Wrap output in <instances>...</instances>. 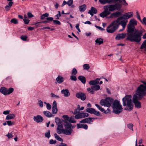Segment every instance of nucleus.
I'll return each mask as SVG.
<instances>
[{
	"label": "nucleus",
	"instance_id": "nucleus-42",
	"mask_svg": "<svg viewBox=\"0 0 146 146\" xmlns=\"http://www.w3.org/2000/svg\"><path fill=\"white\" fill-rule=\"evenodd\" d=\"M81 113V117H82V118L87 117H88L89 115V114L87 113H84L83 112Z\"/></svg>",
	"mask_w": 146,
	"mask_h": 146
},
{
	"label": "nucleus",
	"instance_id": "nucleus-23",
	"mask_svg": "<svg viewBox=\"0 0 146 146\" xmlns=\"http://www.w3.org/2000/svg\"><path fill=\"white\" fill-rule=\"evenodd\" d=\"M63 122H64V125L66 129H72V125L71 123H68L66 121H64V120H62Z\"/></svg>",
	"mask_w": 146,
	"mask_h": 146
},
{
	"label": "nucleus",
	"instance_id": "nucleus-51",
	"mask_svg": "<svg viewBox=\"0 0 146 146\" xmlns=\"http://www.w3.org/2000/svg\"><path fill=\"white\" fill-rule=\"evenodd\" d=\"M133 125L132 123H129L127 125V127L130 129L132 131H133Z\"/></svg>",
	"mask_w": 146,
	"mask_h": 146
},
{
	"label": "nucleus",
	"instance_id": "nucleus-10",
	"mask_svg": "<svg viewBox=\"0 0 146 146\" xmlns=\"http://www.w3.org/2000/svg\"><path fill=\"white\" fill-rule=\"evenodd\" d=\"M97 119L94 117H88L85 118L80 121V123H87L92 124V123L93 121L92 119Z\"/></svg>",
	"mask_w": 146,
	"mask_h": 146
},
{
	"label": "nucleus",
	"instance_id": "nucleus-49",
	"mask_svg": "<svg viewBox=\"0 0 146 146\" xmlns=\"http://www.w3.org/2000/svg\"><path fill=\"white\" fill-rule=\"evenodd\" d=\"M75 118L76 119H78L80 118H82V117H81V113H79L77 114H76L75 116Z\"/></svg>",
	"mask_w": 146,
	"mask_h": 146
},
{
	"label": "nucleus",
	"instance_id": "nucleus-64",
	"mask_svg": "<svg viewBox=\"0 0 146 146\" xmlns=\"http://www.w3.org/2000/svg\"><path fill=\"white\" fill-rule=\"evenodd\" d=\"M95 26L96 28L99 29L101 31H104L105 30L104 29L100 27L97 26L96 25H95Z\"/></svg>",
	"mask_w": 146,
	"mask_h": 146
},
{
	"label": "nucleus",
	"instance_id": "nucleus-36",
	"mask_svg": "<svg viewBox=\"0 0 146 146\" xmlns=\"http://www.w3.org/2000/svg\"><path fill=\"white\" fill-rule=\"evenodd\" d=\"M54 136L55 138L57 140L60 141H63V140L59 136L57 135L56 133L54 134Z\"/></svg>",
	"mask_w": 146,
	"mask_h": 146
},
{
	"label": "nucleus",
	"instance_id": "nucleus-34",
	"mask_svg": "<svg viewBox=\"0 0 146 146\" xmlns=\"http://www.w3.org/2000/svg\"><path fill=\"white\" fill-rule=\"evenodd\" d=\"M129 24L131 25H137V21L134 19H131L129 21Z\"/></svg>",
	"mask_w": 146,
	"mask_h": 146
},
{
	"label": "nucleus",
	"instance_id": "nucleus-38",
	"mask_svg": "<svg viewBox=\"0 0 146 146\" xmlns=\"http://www.w3.org/2000/svg\"><path fill=\"white\" fill-rule=\"evenodd\" d=\"M7 95H9L12 93L14 91V89L13 88H10L9 89L7 88Z\"/></svg>",
	"mask_w": 146,
	"mask_h": 146
},
{
	"label": "nucleus",
	"instance_id": "nucleus-12",
	"mask_svg": "<svg viewBox=\"0 0 146 146\" xmlns=\"http://www.w3.org/2000/svg\"><path fill=\"white\" fill-rule=\"evenodd\" d=\"M33 119L37 123L41 122L44 120L43 117L39 115H37L36 116H34Z\"/></svg>",
	"mask_w": 146,
	"mask_h": 146
},
{
	"label": "nucleus",
	"instance_id": "nucleus-3",
	"mask_svg": "<svg viewBox=\"0 0 146 146\" xmlns=\"http://www.w3.org/2000/svg\"><path fill=\"white\" fill-rule=\"evenodd\" d=\"M115 8H116L115 7V5H111V4L104 6V11L100 14V16L104 18L108 16L110 14L111 12L115 11Z\"/></svg>",
	"mask_w": 146,
	"mask_h": 146
},
{
	"label": "nucleus",
	"instance_id": "nucleus-57",
	"mask_svg": "<svg viewBox=\"0 0 146 146\" xmlns=\"http://www.w3.org/2000/svg\"><path fill=\"white\" fill-rule=\"evenodd\" d=\"M7 123V124L9 126H11L14 123V122H11V121H6Z\"/></svg>",
	"mask_w": 146,
	"mask_h": 146
},
{
	"label": "nucleus",
	"instance_id": "nucleus-52",
	"mask_svg": "<svg viewBox=\"0 0 146 146\" xmlns=\"http://www.w3.org/2000/svg\"><path fill=\"white\" fill-rule=\"evenodd\" d=\"M70 79L71 80L74 81H76L77 80L76 77L75 76L73 75H72L70 76Z\"/></svg>",
	"mask_w": 146,
	"mask_h": 146
},
{
	"label": "nucleus",
	"instance_id": "nucleus-29",
	"mask_svg": "<svg viewBox=\"0 0 146 146\" xmlns=\"http://www.w3.org/2000/svg\"><path fill=\"white\" fill-rule=\"evenodd\" d=\"M43 113L45 115L48 117H50L54 116L50 112L48 111H44Z\"/></svg>",
	"mask_w": 146,
	"mask_h": 146
},
{
	"label": "nucleus",
	"instance_id": "nucleus-45",
	"mask_svg": "<svg viewBox=\"0 0 146 146\" xmlns=\"http://www.w3.org/2000/svg\"><path fill=\"white\" fill-rule=\"evenodd\" d=\"M62 118L64 119V121H68L69 117L68 115H64L62 116Z\"/></svg>",
	"mask_w": 146,
	"mask_h": 146
},
{
	"label": "nucleus",
	"instance_id": "nucleus-54",
	"mask_svg": "<svg viewBox=\"0 0 146 146\" xmlns=\"http://www.w3.org/2000/svg\"><path fill=\"white\" fill-rule=\"evenodd\" d=\"M58 14H57L55 16V17H56V19H59V17H60L61 16V14L60 13V12L59 11H58Z\"/></svg>",
	"mask_w": 146,
	"mask_h": 146
},
{
	"label": "nucleus",
	"instance_id": "nucleus-50",
	"mask_svg": "<svg viewBox=\"0 0 146 146\" xmlns=\"http://www.w3.org/2000/svg\"><path fill=\"white\" fill-rule=\"evenodd\" d=\"M53 23L55 25H60L61 24L60 22L57 20H54L53 21Z\"/></svg>",
	"mask_w": 146,
	"mask_h": 146
},
{
	"label": "nucleus",
	"instance_id": "nucleus-60",
	"mask_svg": "<svg viewBox=\"0 0 146 146\" xmlns=\"http://www.w3.org/2000/svg\"><path fill=\"white\" fill-rule=\"evenodd\" d=\"M99 1L102 4H105L107 3L106 0H99Z\"/></svg>",
	"mask_w": 146,
	"mask_h": 146
},
{
	"label": "nucleus",
	"instance_id": "nucleus-16",
	"mask_svg": "<svg viewBox=\"0 0 146 146\" xmlns=\"http://www.w3.org/2000/svg\"><path fill=\"white\" fill-rule=\"evenodd\" d=\"M63 124L58 125L56 131L57 133L59 134L62 133L64 130Z\"/></svg>",
	"mask_w": 146,
	"mask_h": 146
},
{
	"label": "nucleus",
	"instance_id": "nucleus-40",
	"mask_svg": "<svg viewBox=\"0 0 146 146\" xmlns=\"http://www.w3.org/2000/svg\"><path fill=\"white\" fill-rule=\"evenodd\" d=\"M94 90L97 91L100 89V87L99 85L92 86Z\"/></svg>",
	"mask_w": 146,
	"mask_h": 146
},
{
	"label": "nucleus",
	"instance_id": "nucleus-44",
	"mask_svg": "<svg viewBox=\"0 0 146 146\" xmlns=\"http://www.w3.org/2000/svg\"><path fill=\"white\" fill-rule=\"evenodd\" d=\"M52 113L53 114H55L57 113L58 111L57 108H52Z\"/></svg>",
	"mask_w": 146,
	"mask_h": 146
},
{
	"label": "nucleus",
	"instance_id": "nucleus-43",
	"mask_svg": "<svg viewBox=\"0 0 146 146\" xmlns=\"http://www.w3.org/2000/svg\"><path fill=\"white\" fill-rule=\"evenodd\" d=\"M83 67L84 69L86 70H89L90 68V66L88 64H84L83 66Z\"/></svg>",
	"mask_w": 146,
	"mask_h": 146
},
{
	"label": "nucleus",
	"instance_id": "nucleus-5",
	"mask_svg": "<svg viewBox=\"0 0 146 146\" xmlns=\"http://www.w3.org/2000/svg\"><path fill=\"white\" fill-rule=\"evenodd\" d=\"M131 99V95H126L122 99L123 106H127V107L129 108V110H130L133 109V106Z\"/></svg>",
	"mask_w": 146,
	"mask_h": 146
},
{
	"label": "nucleus",
	"instance_id": "nucleus-55",
	"mask_svg": "<svg viewBox=\"0 0 146 146\" xmlns=\"http://www.w3.org/2000/svg\"><path fill=\"white\" fill-rule=\"evenodd\" d=\"M67 4L69 6H70L73 3V0H68L67 2Z\"/></svg>",
	"mask_w": 146,
	"mask_h": 146
},
{
	"label": "nucleus",
	"instance_id": "nucleus-61",
	"mask_svg": "<svg viewBox=\"0 0 146 146\" xmlns=\"http://www.w3.org/2000/svg\"><path fill=\"white\" fill-rule=\"evenodd\" d=\"M56 141L55 140H53L52 139H51L50 140L49 143L50 144H55L56 143Z\"/></svg>",
	"mask_w": 146,
	"mask_h": 146
},
{
	"label": "nucleus",
	"instance_id": "nucleus-39",
	"mask_svg": "<svg viewBox=\"0 0 146 146\" xmlns=\"http://www.w3.org/2000/svg\"><path fill=\"white\" fill-rule=\"evenodd\" d=\"M87 91L91 94H94V91L92 86L90 88H88L87 89Z\"/></svg>",
	"mask_w": 146,
	"mask_h": 146
},
{
	"label": "nucleus",
	"instance_id": "nucleus-1",
	"mask_svg": "<svg viewBox=\"0 0 146 146\" xmlns=\"http://www.w3.org/2000/svg\"><path fill=\"white\" fill-rule=\"evenodd\" d=\"M102 106L108 107L111 106L112 108L113 112L117 114H119L122 111L123 108L120 102L117 100L108 97L105 99H102L100 102Z\"/></svg>",
	"mask_w": 146,
	"mask_h": 146
},
{
	"label": "nucleus",
	"instance_id": "nucleus-56",
	"mask_svg": "<svg viewBox=\"0 0 146 146\" xmlns=\"http://www.w3.org/2000/svg\"><path fill=\"white\" fill-rule=\"evenodd\" d=\"M24 23L25 24H28L29 23L30 20L27 19H23Z\"/></svg>",
	"mask_w": 146,
	"mask_h": 146
},
{
	"label": "nucleus",
	"instance_id": "nucleus-37",
	"mask_svg": "<svg viewBox=\"0 0 146 146\" xmlns=\"http://www.w3.org/2000/svg\"><path fill=\"white\" fill-rule=\"evenodd\" d=\"M49 16V14L47 13H45L42 15L40 17V19L41 20H43L45 19V17H48Z\"/></svg>",
	"mask_w": 146,
	"mask_h": 146
},
{
	"label": "nucleus",
	"instance_id": "nucleus-22",
	"mask_svg": "<svg viewBox=\"0 0 146 146\" xmlns=\"http://www.w3.org/2000/svg\"><path fill=\"white\" fill-rule=\"evenodd\" d=\"M100 78H97L95 80H90L89 82V84L90 85H95L98 84L99 83V81L100 80Z\"/></svg>",
	"mask_w": 146,
	"mask_h": 146
},
{
	"label": "nucleus",
	"instance_id": "nucleus-7",
	"mask_svg": "<svg viewBox=\"0 0 146 146\" xmlns=\"http://www.w3.org/2000/svg\"><path fill=\"white\" fill-rule=\"evenodd\" d=\"M116 1H119V3L111 4L114 5L116 8H115V11H120L122 8V5L127 6L128 3L126 2L125 0H117Z\"/></svg>",
	"mask_w": 146,
	"mask_h": 146
},
{
	"label": "nucleus",
	"instance_id": "nucleus-63",
	"mask_svg": "<svg viewBox=\"0 0 146 146\" xmlns=\"http://www.w3.org/2000/svg\"><path fill=\"white\" fill-rule=\"evenodd\" d=\"M41 23V22H37L35 23L34 24L35 25L36 27L37 28L38 27H40V24Z\"/></svg>",
	"mask_w": 146,
	"mask_h": 146
},
{
	"label": "nucleus",
	"instance_id": "nucleus-25",
	"mask_svg": "<svg viewBox=\"0 0 146 146\" xmlns=\"http://www.w3.org/2000/svg\"><path fill=\"white\" fill-rule=\"evenodd\" d=\"M78 79L83 84H85L86 82L85 77L83 76H80L78 77Z\"/></svg>",
	"mask_w": 146,
	"mask_h": 146
},
{
	"label": "nucleus",
	"instance_id": "nucleus-27",
	"mask_svg": "<svg viewBox=\"0 0 146 146\" xmlns=\"http://www.w3.org/2000/svg\"><path fill=\"white\" fill-rule=\"evenodd\" d=\"M79 10L80 12H84L86 9V4H83L79 7Z\"/></svg>",
	"mask_w": 146,
	"mask_h": 146
},
{
	"label": "nucleus",
	"instance_id": "nucleus-47",
	"mask_svg": "<svg viewBox=\"0 0 146 146\" xmlns=\"http://www.w3.org/2000/svg\"><path fill=\"white\" fill-rule=\"evenodd\" d=\"M45 136L46 137H47L48 139L50 137V130H48V132L45 133Z\"/></svg>",
	"mask_w": 146,
	"mask_h": 146
},
{
	"label": "nucleus",
	"instance_id": "nucleus-14",
	"mask_svg": "<svg viewBox=\"0 0 146 146\" xmlns=\"http://www.w3.org/2000/svg\"><path fill=\"white\" fill-rule=\"evenodd\" d=\"M133 15V13L132 12H130L124 14L122 17H123V19L126 20V19L131 17Z\"/></svg>",
	"mask_w": 146,
	"mask_h": 146
},
{
	"label": "nucleus",
	"instance_id": "nucleus-30",
	"mask_svg": "<svg viewBox=\"0 0 146 146\" xmlns=\"http://www.w3.org/2000/svg\"><path fill=\"white\" fill-rule=\"evenodd\" d=\"M127 21L126 19H123L121 21L120 24L123 27V29H125L126 25V23Z\"/></svg>",
	"mask_w": 146,
	"mask_h": 146
},
{
	"label": "nucleus",
	"instance_id": "nucleus-24",
	"mask_svg": "<svg viewBox=\"0 0 146 146\" xmlns=\"http://www.w3.org/2000/svg\"><path fill=\"white\" fill-rule=\"evenodd\" d=\"M56 80L58 83L61 84L63 82L64 78L60 76H58L56 78Z\"/></svg>",
	"mask_w": 146,
	"mask_h": 146
},
{
	"label": "nucleus",
	"instance_id": "nucleus-2",
	"mask_svg": "<svg viewBox=\"0 0 146 146\" xmlns=\"http://www.w3.org/2000/svg\"><path fill=\"white\" fill-rule=\"evenodd\" d=\"M123 17H121L117 18L116 20L113 21L109 25L106 29L107 32L108 33H113L118 28L120 23L119 21L123 19Z\"/></svg>",
	"mask_w": 146,
	"mask_h": 146
},
{
	"label": "nucleus",
	"instance_id": "nucleus-46",
	"mask_svg": "<svg viewBox=\"0 0 146 146\" xmlns=\"http://www.w3.org/2000/svg\"><path fill=\"white\" fill-rule=\"evenodd\" d=\"M11 22L14 24H17L18 23V20L15 18L12 19L11 21Z\"/></svg>",
	"mask_w": 146,
	"mask_h": 146
},
{
	"label": "nucleus",
	"instance_id": "nucleus-21",
	"mask_svg": "<svg viewBox=\"0 0 146 146\" xmlns=\"http://www.w3.org/2000/svg\"><path fill=\"white\" fill-rule=\"evenodd\" d=\"M0 92L5 96L7 95V88L5 87H1L0 88Z\"/></svg>",
	"mask_w": 146,
	"mask_h": 146
},
{
	"label": "nucleus",
	"instance_id": "nucleus-53",
	"mask_svg": "<svg viewBox=\"0 0 146 146\" xmlns=\"http://www.w3.org/2000/svg\"><path fill=\"white\" fill-rule=\"evenodd\" d=\"M21 38L23 41H26L27 37L26 35H22L20 37Z\"/></svg>",
	"mask_w": 146,
	"mask_h": 146
},
{
	"label": "nucleus",
	"instance_id": "nucleus-13",
	"mask_svg": "<svg viewBox=\"0 0 146 146\" xmlns=\"http://www.w3.org/2000/svg\"><path fill=\"white\" fill-rule=\"evenodd\" d=\"M135 29V26L131 25H127V32L128 34H130L133 33Z\"/></svg>",
	"mask_w": 146,
	"mask_h": 146
},
{
	"label": "nucleus",
	"instance_id": "nucleus-31",
	"mask_svg": "<svg viewBox=\"0 0 146 146\" xmlns=\"http://www.w3.org/2000/svg\"><path fill=\"white\" fill-rule=\"evenodd\" d=\"M95 42L96 44L98 43L99 45H100L103 43V39L101 38H97Z\"/></svg>",
	"mask_w": 146,
	"mask_h": 146
},
{
	"label": "nucleus",
	"instance_id": "nucleus-18",
	"mask_svg": "<svg viewBox=\"0 0 146 146\" xmlns=\"http://www.w3.org/2000/svg\"><path fill=\"white\" fill-rule=\"evenodd\" d=\"M61 93L64 97H68L70 96V93L68 89H63L61 91Z\"/></svg>",
	"mask_w": 146,
	"mask_h": 146
},
{
	"label": "nucleus",
	"instance_id": "nucleus-19",
	"mask_svg": "<svg viewBox=\"0 0 146 146\" xmlns=\"http://www.w3.org/2000/svg\"><path fill=\"white\" fill-rule=\"evenodd\" d=\"M76 126L78 129L83 128L86 130L88 129V126L86 124L78 123L77 124Z\"/></svg>",
	"mask_w": 146,
	"mask_h": 146
},
{
	"label": "nucleus",
	"instance_id": "nucleus-17",
	"mask_svg": "<svg viewBox=\"0 0 146 146\" xmlns=\"http://www.w3.org/2000/svg\"><path fill=\"white\" fill-rule=\"evenodd\" d=\"M97 13V9L95 7H92L89 10L88 13L90 14L92 16L94 15V14H96Z\"/></svg>",
	"mask_w": 146,
	"mask_h": 146
},
{
	"label": "nucleus",
	"instance_id": "nucleus-32",
	"mask_svg": "<svg viewBox=\"0 0 146 146\" xmlns=\"http://www.w3.org/2000/svg\"><path fill=\"white\" fill-rule=\"evenodd\" d=\"M140 48L141 49L145 48L144 50L146 51V40L143 42Z\"/></svg>",
	"mask_w": 146,
	"mask_h": 146
},
{
	"label": "nucleus",
	"instance_id": "nucleus-48",
	"mask_svg": "<svg viewBox=\"0 0 146 146\" xmlns=\"http://www.w3.org/2000/svg\"><path fill=\"white\" fill-rule=\"evenodd\" d=\"M77 73V71L76 69L75 68H74L72 70L71 74L72 75H76Z\"/></svg>",
	"mask_w": 146,
	"mask_h": 146
},
{
	"label": "nucleus",
	"instance_id": "nucleus-11",
	"mask_svg": "<svg viewBox=\"0 0 146 146\" xmlns=\"http://www.w3.org/2000/svg\"><path fill=\"white\" fill-rule=\"evenodd\" d=\"M76 96L77 98L80 99L82 101H84L86 99V94L81 92L76 93Z\"/></svg>",
	"mask_w": 146,
	"mask_h": 146
},
{
	"label": "nucleus",
	"instance_id": "nucleus-6",
	"mask_svg": "<svg viewBox=\"0 0 146 146\" xmlns=\"http://www.w3.org/2000/svg\"><path fill=\"white\" fill-rule=\"evenodd\" d=\"M141 36L139 33L136 34L132 33L128 34L126 40H129L131 42H139L141 40Z\"/></svg>",
	"mask_w": 146,
	"mask_h": 146
},
{
	"label": "nucleus",
	"instance_id": "nucleus-9",
	"mask_svg": "<svg viewBox=\"0 0 146 146\" xmlns=\"http://www.w3.org/2000/svg\"><path fill=\"white\" fill-rule=\"evenodd\" d=\"M86 111L87 112L91 114H94L97 116H100V115L99 111H96L94 109L92 108H87L86 109Z\"/></svg>",
	"mask_w": 146,
	"mask_h": 146
},
{
	"label": "nucleus",
	"instance_id": "nucleus-20",
	"mask_svg": "<svg viewBox=\"0 0 146 146\" xmlns=\"http://www.w3.org/2000/svg\"><path fill=\"white\" fill-rule=\"evenodd\" d=\"M62 133L67 135H70L73 131L72 129H64Z\"/></svg>",
	"mask_w": 146,
	"mask_h": 146
},
{
	"label": "nucleus",
	"instance_id": "nucleus-58",
	"mask_svg": "<svg viewBox=\"0 0 146 146\" xmlns=\"http://www.w3.org/2000/svg\"><path fill=\"white\" fill-rule=\"evenodd\" d=\"M38 104L39 106L41 107H42L43 106V102L41 100H39L38 101Z\"/></svg>",
	"mask_w": 146,
	"mask_h": 146
},
{
	"label": "nucleus",
	"instance_id": "nucleus-59",
	"mask_svg": "<svg viewBox=\"0 0 146 146\" xmlns=\"http://www.w3.org/2000/svg\"><path fill=\"white\" fill-rule=\"evenodd\" d=\"M143 24H145L146 25V17H144L143 20H141V22Z\"/></svg>",
	"mask_w": 146,
	"mask_h": 146
},
{
	"label": "nucleus",
	"instance_id": "nucleus-15",
	"mask_svg": "<svg viewBox=\"0 0 146 146\" xmlns=\"http://www.w3.org/2000/svg\"><path fill=\"white\" fill-rule=\"evenodd\" d=\"M126 33H122L121 34H117L115 37V39L116 40H119L121 39H123L126 36Z\"/></svg>",
	"mask_w": 146,
	"mask_h": 146
},
{
	"label": "nucleus",
	"instance_id": "nucleus-8",
	"mask_svg": "<svg viewBox=\"0 0 146 146\" xmlns=\"http://www.w3.org/2000/svg\"><path fill=\"white\" fill-rule=\"evenodd\" d=\"M132 99L135 107L137 108H140L141 107V103L139 100H141L142 99H139L138 97L136 95H133Z\"/></svg>",
	"mask_w": 146,
	"mask_h": 146
},
{
	"label": "nucleus",
	"instance_id": "nucleus-35",
	"mask_svg": "<svg viewBox=\"0 0 146 146\" xmlns=\"http://www.w3.org/2000/svg\"><path fill=\"white\" fill-rule=\"evenodd\" d=\"M95 106L99 110L102 112L106 111H105V110L104 108H102L100 106V105H99L97 104H95Z\"/></svg>",
	"mask_w": 146,
	"mask_h": 146
},
{
	"label": "nucleus",
	"instance_id": "nucleus-62",
	"mask_svg": "<svg viewBox=\"0 0 146 146\" xmlns=\"http://www.w3.org/2000/svg\"><path fill=\"white\" fill-rule=\"evenodd\" d=\"M46 19L47 20V21L49 22V21H53V18L52 17H47L46 18Z\"/></svg>",
	"mask_w": 146,
	"mask_h": 146
},
{
	"label": "nucleus",
	"instance_id": "nucleus-26",
	"mask_svg": "<svg viewBox=\"0 0 146 146\" xmlns=\"http://www.w3.org/2000/svg\"><path fill=\"white\" fill-rule=\"evenodd\" d=\"M117 11L115 13H112V15L114 17H118L122 15V14L121 12L119 11Z\"/></svg>",
	"mask_w": 146,
	"mask_h": 146
},
{
	"label": "nucleus",
	"instance_id": "nucleus-4",
	"mask_svg": "<svg viewBox=\"0 0 146 146\" xmlns=\"http://www.w3.org/2000/svg\"><path fill=\"white\" fill-rule=\"evenodd\" d=\"M136 95L139 99H142L146 96V86L143 84H140L137 88L135 94Z\"/></svg>",
	"mask_w": 146,
	"mask_h": 146
},
{
	"label": "nucleus",
	"instance_id": "nucleus-33",
	"mask_svg": "<svg viewBox=\"0 0 146 146\" xmlns=\"http://www.w3.org/2000/svg\"><path fill=\"white\" fill-rule=\"evenodd\" d=\"M15 116V114H9L7 115L6 118V120H9L11 119L14 118Z\"/></svg>",
	"mask_w": 146,
	"mask_h": 146
},
{
	"label": "nucleus",
	"instance_id": "nucleus-28",
	"mask_svg": "<svg viewBox=\"0 0 146 146\" xmlns=\"http://www.w3.org/2000/svg\"><path fill=\"white\" fill-rule=\"evenodd\" d=\"M55 120L56 124L57 125L63 124V121L62 120L61 121L60 119L58 117H55Z\"/></svg>",
	"mask_w": 146,
	"mask_h": 146
},
{
	"label": "nucleus",
	"instance_id": "nucleus-41",
	"mask_svg": "<svg viewBox=\"0 0 146 146\" xmlns=\"http://www.w3.org/2000/svg\"><path fill=\"white\" fill-rule=\"evenodd\" d=\"M68 121L70 123H75L76 122V120H74V117H69Z\"/></svg>",
	"mask_w": 146,
	"mask_h": 146
}]
</instances>
